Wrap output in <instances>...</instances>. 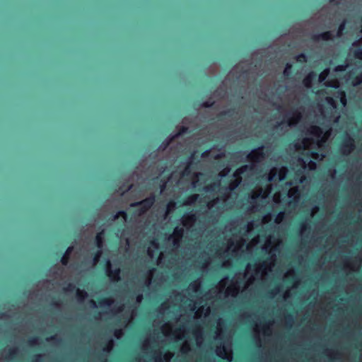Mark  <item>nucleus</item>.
<instances>
[{"instance_id":"obj_32","label":"nucleus","mask_w":362,"mask_h":362,"mask_svg":"<svg viewBox=\"0 0 362 362\" xmlns=\"http://www.w3.org/2000/svg\"><path fill=\"white\" fill-rule=\"evenodd\" d=\"M183 234V229L182 228H176L174 231V235L175 236H177L179 238L182 237Z\"/></svg>"},{"instance_id":"obj_38","label":"nucleus","mask_w":362,"mask_h":362,"mask_svg":"<svg viewBox=\"0 0 362 362\" xmlns=\"http://www.w3.org/2000/svg\"><path fill=\"white\" fill-rule=\"evenodd\" d=\"M300 228H301L302 230H306V229L308 228V226H307V224H306V223H300Z\"/></svg>"},{"instance_id":"obj_47","label":"nucleus","mask_w":362,"mask_h":362,"mask_svg":"<svg viewBox=\"0 0 362 362\" xmlns=\"http://www.w3.org/2000/svg\"><path fill=\"white\" fill-rule=\"evenodd\" d=\"M286 319L289 321V322H291L293 321V317L291 315H288L287 317H286Z\"/></svg>"},{"instance_id":"obj_6","label":"nucleus","mask_w":362,"mask_h":362,"mask_svg":"<svg viewBox=\"0 0 362 362\" xmlns=\"http://www.w3.org/2000/svg\"><path fill=\"white\" fill-rule=\"evenodd\" d=\"M263 146H260L257 148L253 149L248 155L247 158L250 160L258 162L260 158L264 157Z\"/></svg>"},{"instance_id":"obj_14","label":"nucleus","mask_w":362,"mask_h":362,"mask_svg":"<svg viewBox=\"0 0 362 362\" xmlns=\"http://www.w3.org/2000/svg\"><path fill=\"white\" fill-rule=\"evenodd\" d=\"M193 167H192V159L190 158L187 163V165L184 169V170L182 171V176H188V175H190L192 174V170Z\"/></svg>"},{"instance_id":"obj_29","label":"nucleus","mask_w":362,"mask_h":362,"mask_svg":"<svg viewBox=\"0 0 362 362\" xmlns=\"http://www.w3.org/2000/svg\"><path fill=\"white\" fill-rule=\"evenodd\" d=\"M284 216L285 213L284 211H280L276 216L275 222L276 223H280L284 218Z\"/></svg>"},{"instance_id":"obj_39","label":"nucleus","mask_w":362,"mask_h":362,"mask_svg":"<svg viewBox=\"0 0 362 362\" xmlns=\"http://www.w3.org/2000/svg\"><path fill=\"white\" fill-rule=\"evenodd\" d=\"M121 334H122V330H121V329H116V330L115 331V335L116 337H119V336H120Z\"/></svg>"},{"instance_id":"obj_36","label":"nucleus","mask_w":362,"mask_h":362,"mask_svg":"<svg viewBox=\"0 0 362 362\" xmlns=\"http://www.w3.org/2000/svg\"><path fill=\"white\" fill-rule=\"evenodd\" d=\"M197 217H196V215L194 214H190L189 216H188V219L190 221H194L196 220Z\"/></svg>"},{"instance_id":"obj_34","label":"nucleus","mask_w":362,"mask_h":362,"mask_svg":"<svg viewBox=\"0 0 362 362\" xmlns=\"http://www.w3.org/2000/svg\"><path fill=\"white\" fill-rule=\"evenodd\" d=\"M166 184H167V180H160V191H163L165 187H166Z\"/></svg>"},{"instance_id":"obj_49","label":"nucleus","mask_w":362,"mask_h":362,"mask_svg":"<svg viewBox=\"0 0 362 362\" xmlns=\"http://www.w3.org/2000/svg\"><path fill=\"white\" fill-rule=\"evenodd\" d=\"M179 242H180L179 240H175L173 241V245H177L179 244Z\"/></svg>"},{"instance_id":"obj_3","label":"nucleus","mask_w":362,"mask_h":362,"mask_svg":"<svg viewBox=\"0 0 362 362\" xmlns=\"http://www.w3.org/2000/svg\"><path fill=\"white\" fill-rule=\"evenodd\" d=\"M341 148L344 154H349L356 148L354 139L350 136L344 138L342 141Z\"/></svg>"},{"instance_id":"obj_45","label":"nucleus","mask_w":362,"mask_h":362,"mask_svg":"<svg viewBox=\"0 0 362 362\" xmlns=\"http://www.w3.org/2000/svg\"><path fill=\"white\" fill-rule=\"evenodd\" d=\"M275 175H276V174L274 173V175H269V178H268V180H269V181H272V180H274V177L275 176Z\"/></svg>"},{"instance_id":"obj_30","label":"nucleus","mask_w":362,"mask_h":362,"mask_svg":"<svg viewBox=\"0 0 362 362\" xmlns=\"http://www.w3.org/2000/svg\"><path fill=\"white\" fill-rule=\"evenodd\" d=\"M39 337H34L28 339V343L30 346H33L36 345L38 343Z\"/></svg>"},{"instance_id":"obj_57","label":"nucleus","mask_w":362,"mask_h":362,"mask_svg":"<svg viewBox=\"0 0 362 362\" xmlns=\"http://www.w3.org/2000/svg\"><path fill=\"white\" fill-rule=\"evenodd\" d=\"M310 163L312 165L315 166V163L314 162L310 161Z\"/></svg>"},{"instance_id":"obj_10","label":"nucleus","mask_w":362,"mask_h":362,"mask_svg":"<svg viewBox=\"0 0 362 362\" xmlns=\"http://www.w3.org/2000/svg\"><path fill=\"white\" fill-rule=\"evenodd\" d=\"M104 236L105 232L102 230L100 232L98 233L95 235V245L98 250H102L104 245Z\"/></svg>"},{"instance_id":"obj_12","label":"nucleus","mask_w":362,"mask_h":362,"mask_svg":"<svg viewBox=\"0 0 362 362\" xmlns=\"http://www.w3.org/2000/svg\"><path fill=\"white\" fill-rule=\"evenodd\" d=\"M221 186V181L220 180H217L212 183L206 185L204 187V191L206 192H214L216 189L219 188Z\"/></svg>"},{"instance_id":"obj_52","label":"nucleus","mask_w":362,"mask_h":362,"mask_svg":"<svg viewBox=\"0 0 362 362\" xmlns=\"http://www.w3.org/2000/svg\"><path fill=\"white\" fill-rule=\"evenodd\" d=\"M328 102H329V103H334V100H333V99H332V98H328Z\"/></svg>"},{"instance_id":"obj_17","label":"nucleus","mask_w":362,"mask_h":362,"mask_svg":"<svg viewBox=\"0 0 362 362\" xmlns=\"http://www.w3.org/2000/svg\"><path fill=\"white\" fill-rule=\"evenodd\" d=\"M98 303L100 307H109L112 305V300L110 298H101Z\"/></svg>"},{"instance_id":"obj_54","label":"nucleus","mask_w":362,"mask_h":362,"mask_svg":"<svg viewBox=\"0 0 362 362\" xmlns=\"http://www.w3.org/2000/svg\"><path fill=\"white\" fill-rule=\"evenodd\" d=\"M148 254L149 256H151L152 255V251L148 250Z\"/></svg>"},{"instance_id":"obj_20","label":"nucleus","mask_w":362,"mask_h":362,"mask_svg":"<svg viewBox=\"0 0 362 362\" xmlns=\"http://www.w3.org/2000/svg\"><path fill=\"white\" fill-rule=\"evenodd\" d=\"M345 27H346V21L344 20L339 25L338 27V30H337V37H341L343 34V32L345 30Z\"/></svg>"},{"instance_id":"obj_23","label":"nucleus","mask_w":362,"mask_h":362,"mask_svg":"<svg viewBox=\"0 0 362 362\" xmlns=\"http://www.w3.org/2000/svg\"><path fill=\"white\" fill-rule=\"evenodd\" d=\"M214 103H215L214 101L211 98H209V100L203 102L201 104V106L202 107L210 108L214 106Z\"/></svg>"},{"instance_id":"obj_48","label":"nucleus","mask_w":362,"mask_h":362,"mask_svg":"<svg viewBox=\"0 0 362 362\" xmlns=\"http://www.w3.org/2000/svg\"><path fill=\"white\" fill-rule=\"evenodd\" d=\"M337 0H329V2L332 4V3H335L336 5H338L339 4V2L338 1H336Z\"/></svg>"},{"instance_id":"obj_42","label":"nucleus","mask_w":362,"mask_h":362,"mask_svg":"<svg viewBox=\"0 0 362 362\" xmlns=\"http://www.w3.org/2000/svg\"><path fill=\"white\" fill-rule=\"evenodd\" d=\"M225 351V349L223 347V348H218V350H217V353H218V355L221 356V355L219 354V353H222V352H224Z\"/></svg>"},{"instance_id":"obj_44","label":"nucleus","mask_w":362,"mask_h":362,"mask_svg":"<svg viewBox=\"0 0 362 362\" xmlns=\"http://www.w3.org/2000/svg\"><path fill=\"white\" fill-rule=\"evenodd\" d=\"M275 290H272L271 291L269 292V293L270 294V297H273L274 296V294L276 293V292H274Z\"/></svg>"},{"instance_id":"obj_16","label":"nucleus","mask_w":362,"mask_h":362,"mask_svg":"<svg viewBox=\"0 0 362 362\" xmlns=\"http://www.w3.org/2000/svg\"><path fill=\"white\" fill-rule=\"evenodd\" d=\"M362 83V71L358 75L353 76L351 78V84L354 86H358Z\"/></svg>"},{"instance_id":"obj_13","label":"nucleus","mask_w":362,"mask_h":362,"mask_svg":"<svg viewBox=\"0 0 362 362\" xmlns=\"http://www.w3.org/2000/svg\"><path fill=\"white\" fill-rule=\"evenodd\" d=\"M293 116L288 119V124L291 126L292 124L298 123L301 119V114L298 112H293Z\"/></svg>"},{"instance_id":"obj_19","label":"nucleus","mask_w":362,"mask_h":362,"mask_svg":"<svg viewBox=\"0 0 362 362\" xmlns=\"http://www.w3.org/2000/svg\"><path fill=\"white\" fill-rule=\"evenodd\" d=\"M188 131V128L185 127V126H182L178 132L173 136V139H175L176 138H178L179 136L183 135L184 134L187 133Z\"/></svg>"},{"instance_id":"obj_53","label":"nucleus","mask_w":362,"mask_h":362,"mask_svg":"<svg viewBox=\"0 0 362 362\" xmlns=\"http://www.w3.org/2000/svg\"><path fill=\"white\" fill-rule=\"evenodd\" d=\"M305 176H303V177L300 178V182H303L305 180Z\"/></svg>"},{"instance_id":"obj_18","label":"nucleus","mask_w":362,"mask_h":362,"mask_svg":"<svg viewBox=\"0 0 362 362\" xmlns=\"http://www.w3.org/2000/svg\"><path fill=\"white\" fill-rule=\"evenodd\" d=\"M292 69V64L287 63L284 71V75L287 78H291L293 76Z\"/></svg>"},{"instance_id":"obj_58","label":"nucleus","mask_w":362,"mask_h":362,"mask_svg":"<svg viewBox=\"0 0 362 362\" xmlns=\"http://www.w3.org/2000/svg\"><path fill=\"white\" fill-rule=\"evenodd\" d=\"M194 175H195L196 177H198L199 175H202V173H199V174H195Z\"/></svg>"},{"instance_id":"obj_63","label":"nucleus","mask_w":362,"mask_h":362,"mask_svg":"<svg viewBox=\"0 0 362 362\" xmlns=\"http://www.w3.org/2000/svg\"><path fill=\"white\" fill-rule=\"evenodd\" d=\"M197 182H198V180L194 181V185H196V183H197Z\"/></svg>"},{"instance_id":"obj_27","label":"nucleus","mask_w":362,"mask_h":362,"mask_svg":"<svg viewBox=\"0 0 362 362\" xmlns=\"http://www.w3.org/2000/svg\"><path fill=\"white\" fill-rule=\"evenodd\" d=\"M354 56L356 59L362 60V48L354 49Z\"/></svg>"},{"instance_id":"obj_50","label":"nucleus","mask_w":362,"mask_h":362,"mask_svg":"<svg viewBox=\"0 0 362 362\" xmlns=\"http://www.w3.org/2000/svg\"><path fill=\"white\" fill-rule=\"evenodd\" d=\"M90 303H91V305L93 307H96V304H95V302L94 300H90Z\"/></svg>"},{"instance_id":"obj_7","label":"nucleus","mask_w":362,"mask_h":362,"mask_svg":"<svg viewBox=\"0 0 362 362\" xmlns=\"http://www.w3.org/2000/svg\"><path fill=\"white\" fill-rule=\"evenodd\" d=\"M333 39L334 35L332 31H325L317 35H313L312 36V40L315 42H319L320 40L327 41Z\"/></svg>"},{"instance_id":"obj_24","label":"nucleus","mask_w":362,"mask_h":362,"mask_svg":"<svg viewBox=\"0 0 362 362\" xmlns=\"http://www.w3.org/2000/svg\"><path fill=\"white\" fill-rule=\"evenodd\" d=\"M296 60L298 62L304 63L308 60V57L305 54L300 53L296 57Z\"/></svg>"},{"instance_id":"obj_51","label":"nucleus","mask_w":362,"mask_h":362,"mask_svg":"<svg viewBox=\"0 0 362 362\" xmlns=\"http://www.w3.org/2000/svg\"><path fill=\"white\" fill-rule=\"evenodd\" d=\"M122 310H123V307H122V306H120V307L117 308V312H122Z\"/></svg>"},{"instance_id":"obj_2","label":"nucleus","mask_w":362,"mask_h":362,"mask_svg":"<svg viewBox=\"0 0 362 362\" xmlns=\"http://www.w3.org/2000/svg\"><path fill=\"white\" fill-rule=\"evenodd\" d=\"M105 272L106 275L112 281H117L120 279L119 275L121 269L119 268L112 269L111 262L109 259H107L105 262Z\"/></svg>"},{"instance_id":"obj_55","label":"nucleus","mask_w":362,"mask_h":362,"mask_svg":"<svg viewBox=\"0 0 362 362\" xmlns=\"http://www.w3.org/2000/svg\"><path fill=\"white\" fill-rule=\"evenodd\" d=\"M192 287H193L194 288H197V285L196 284H192Z\"/></svg>"},{"instance_id":"obj_4","label":"nucleus","mask_w":362,"mask_h":362,"mask_svg":"<svg viewBox=\"0 0 362 362\" xmlns=\"http://www.w3.org/2000/svg\"><path fill=\"white\" fill-rule=\"evenodd\" d=\"M249 168L250 167L248 165H245L235 170V172L233 174V176L236 178V180L231 182L230 190H233L238 186L241 181V175L246 172L249 169Z\"/></svg>"},{"instance_id":"obj_60","label":"nucleus","mask_w":362,"mask_h":362,"mask_svg":"<svg viewBox=\"0 0 362 362\" xmlns=\"http://www.w3.org/2000/svg\"><path fill=\"white\" fill-rule=\"evenodd\" d=\"M296 146L297 148H301V146H297L296 145Z\"/></svg>"},{"instance_id":"obj_59","label":"nucleus","mask_w":362,"mask_h":362,"mask_svg":"<svg viewBox=\"0 0 362 362\" xmlns=\"http://www.w3.org/2000/svg\"><path fill=\"white\" fill-rule=\"evenodd\" d=\"M308 141V139H305L303 140V143H305V142H307Z\"/></svg>"},{"instance_id":"obj_37","label":"nucleus","mask_w":362,"mask_h":362,"mask_svg":"<svg viewBox=\"0 0 362 362\" xmlns=\"http://www.w3.org/2000/svg\"><path fill=\"white\" fill-rule=\"evenodd\" d=\"M143 300V295L141 293H139L136 296V301L138 303H140L141 302V300Z\"/></svg>"},{"instance_id":"obj_15","label":"nucleus","mask_w":362,"mask_h":362,"mask_svg":"<svg viewBox=\"0 0 362 362\" xmlns=\"http://www.w3.org/2000/svg\"><path fill=\"white\" fill-rule=\"evenodd\" d=\"M235 113V110L234 109H228L227 110H225V111H222L218 115V118L219 120H222L223 118L224 117H232Z\"/></svg>"},{"instance_id":"obj_61","label":"nucleus","mask_w":362,"mask_h":362,"mask_svg":"<svg viewBox=\"0 0 362 362\" xmlns=\"http://www.w3.org/2000/svg\"><path fill=\"white\" fill-rule=\"evenodd\" d=\"M264 264L263 263L262 264H261V267H264Z\"/></svg>"},{"instance_id":"obj_22","label":"nucleus","mask_w":362,"mask_h":362,"mask_svg":"<svg viewBox=\"0 0 362 362\" xmlns=\"http://www.w3.org/2000/svg\"><path fill=\"white\" fill-rule=\"evenodd\" d=\"M328 74H329V69H326L324 71H322L318 76L319 82H323L327 77Z\"/></svg>"},{"instance_id":"obj_5","label":"nucleus","mask_w":362,"mask_h":362,"mask_svg":"<svg viewBox=\"0 0 362 362\" xmlns=\"http://www.w3.org/2000/svg\"><path fill=\"white\" fill-rule=\"evenodd\" d=\"M64 290L70 292L76 291V297L79 301L83 300L87 297V292L86 291L80 290L72 283L68 284Z\"/></svg>"},{"instance_id":"obj_8","label":"nucleus","mask_w":362,"mask_h":362,"mask_svg":"<svg viewBox=\"0 0 362 362\" xmlns=\"http://www.w3.org/2000/svg\"><path fill=\"white\" fill-rule=\"evenodd\" d=\"M317 80V74L314 71L310 72L303 80V83L307 88H310L314 82Z\"/></svg>"},{"instance_id":"obj_1","label":"nucleus","mask_w":362,"mask_h":362,"mask_svg":"<svg viewBox=\"0 0 362 362\" xmlns=\"http://www.w3.org/2000/svg\"><path fill=\"white\" fill-rule=\"evenodd\" d=\"M155 202L156 196L154 194H151L149 197L141 201L131 204V206H139V208L138 209V213L139 214H143L152 207Z\"/></svg>"},{"instance_id":"obj_25","label":"nucleus","mask_w":362,"mask_h":362,"mask_svg":"<svg viewBox=\"0 0 362 362\" xmlns=\"http://www.w3.org/2000/svg\"><path fill=\"white\" fill-rule=\"evenodd\" d=\"M199 198V194H191L187 197V204H193L197 201Z\"/></svg>"},{"instance_id":"obj_46","label":"nucleus","mask_w":362,"mask_h":362,"mask_svg":"<svg viewBox=\"0 0 362 362\" xmlns=\"http://www.w3.org/2000/svg\"><path fill=\"white\" fill-rule=\"evenodd\" d=\"M7 316L6 313L0 312V318H3L4 317Z\"/></svg>"},{"instance_id":"obj_31","label":"nucleus","mask_w":362,"mask_h":362,"mask_svg":"<svg viewBox=\"0 0 362 362\" xmlns=\"http://www.w3.org/2000/svg\"><path fill=\"white\" fill-rule=\"evenodd\" d=\"M101 255H102V250H98V251L95 252L94 257H93V262L95 264L98 262L100 257H101Z\"/></svg>"},{"instance_id":"obj_35","label":"nucleus","mask_w":362,"mask_h":362,"mask_svg":"<svg viewBox=\"0 0 362 362\" xmlns=\"http://www.w3.org/2000/svg\"><path fill=\"white\" fill-rule=\"evenodd\" d=\"M112 346V340H110L108 343V344L104 348V351H109L110 350V348Z\"/></svg>"},{"instance_id":"obj_26","label":"nucleus","mask_w":362,"mask_h":362,"mask_svg":"<svg viewBox=\"0 0 362 362\" xmlns=\"http://www.w3.org/2000/svg\"><path fill=\"white\" fill-rule=\"evenodd\" d=\"M262 190L261 189L259 193L258 194H252L250 197L251 198V202L252 203H256L257 200L261 197H264V196L262 194Z\"/></svg>"},{"instance_id":"obj_56","label":"nucleus","mask_w":362,"mask_h":362,"mask_svg":"<svg viewBox=\"0 0 362 362\" xmlns=\"http://www.w3.org/2000/svg\"><path fill=\"white\" fill-rule=\"evenodd\" d=\"M316 155H317V153H316V152H312V156H316Z\"/></svg>"},{"instance_id":"obj_62","label":"nucleus","mask_w":362,"mask_h":362,"mask_svg":"<svg viewBox=\"0 0 362 362\" xmlns=\"http://www.w3.org/2000/svg\"><path fill=\"white\" fill-rule=\"evenodd\" d=\"M154 270V269H152L151 270H150V272L149 274H151V272Z\"/></svg>"},{"instance_id":"obj_41","label":"nucleus","mask_w":362,"mask_h":362,"mask_svg":"<svg viewBox=\"0 0 362 362\" xmlns=\"http://www.w3.org/2000/svg\"><path fill=\"white\" fill-rule=\"evenodd\" d=\"M41 358H42V356H41V355H40V354L36 355V356H35V360H34V361H35V362L40 361L41 360Z\"/></svg>"},{"instance_id":"obj_33","label":"nucleus","mask_w":362,"mask_h":362,"mask_svg":"<svg viewBox=\"0 0 362 362\" xmlns=\"http://www.w3.org/2000/svg\"><path fill=\"white\" fill-rule=\"evenodd\" d=\"M18 349L16 348L10 349L8 351V355L11 357H15L17 354Z\"/></svg>"},{"instance_id":"obj_43","label":"nucleus","mask_w":362,"mask_h":362,"mask_svg":"<svg viewBox=\"0 0 362 362\" xmlns=\"http://www.w3.org/2000/svg\"><path fill=\"white\" fill-rule=\"evenodd\" d=\"M151 245L154 247H158V243L154 240L151 242Z\"/></svg>"},{"instance_id":"obj_11","label":"nucleus","mask_w":362,"mask_h":362,"mask_svg":"<svg viewBox=\"0 0 362 362\" xmlns=\"http://www.w3.org/2000/svg\"><path fill=\"white\" fill-rule=\"evenodd\" d=\"M73 250L74 247L72 246H69L66 248L64 254L63 255L60 259V262L62 263V265L66 266L68 264L69 261V257Z\"/></svg>"},{"instance_id":"obj_40","label":"nucleus","mask_w":362,"mask_h":362,"mask_svg":"<svg viewBox=\"0 0 362 362\" xmlns=\"http://www.w3.org/2000/svg\"><path fill=\"white\" fill-rule=\"evenodd\" d=\"M47 341H49V340L60 341V339H58L55 335L51 337L50 338L47 339Z\"/></svg>"},{"instance_id":"obj_21","label":"nucleus","mask_w":362,"mask_h":362,"mask_svg":"<svg viewBox=\"0 0 362 362\" xmlns=\"http://www.w3.org/2000/svg\"><path fill=\"white\" fill-rule=\"evenodd\" d=\"M173 140H174V139H173V136H171L170 138H168V139H167L164 140V141L161 143V144H160V146L159 148H160V149H162V150H165V149H166V148H168V146L170 145V144Z\"/></svg>"},{"instance_id":"obj_9","label":"nucleus","mask_w":362,"mask_h":362,"mask_svg":"<svg viewBox=\"0 0 362 362\" xmlns=\"http://www.w3.org/2000/svg\"><path fill=\"white\" fill-rule=\"evenodd\" d=\"M308 134L313 135L317 139H322L323 137V130L322 129L317 125H312L308 130Z\"/></svg>"},{"instance_id":"obj_64","label":"nucleus","mask_w":362,"mask_h":362,"mask_svg":"<svg viewBox=\"0 0 362 362\" xmlns=\"http://www.w3.org/2000/svg\"><path fill=\"white\" fill-rule=\"evenodd\" d=\"M206 153H207V151L204 152V153H202V156H204V154Z\"/></svg>"},{"instance_id":"obj_28","label":"nucleus","mask_w":362,"mask_h":362,"mask_svg":"<svg viewBox=\"0 0 362 362\" xmlns=\"http://www.w3.org/2000/svg\"><path fill=\"white\" fill-rule=\"evenodd\" d=\"M120 216H122L123 218H127L126 211H123V210L119 211L114 215L113 219L114 220L118 219Z\"/></svg>"}]
</instances>
